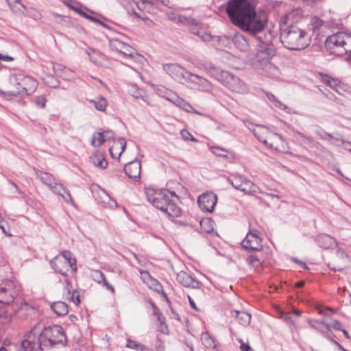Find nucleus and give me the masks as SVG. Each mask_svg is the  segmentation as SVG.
Instances as JSON below:
<instances>
[{"label": "nucleus", "instance_id": "1", "mask_svg": "<svg viewBox=\"0 0 351 351\" xmlns=\"http://www.w3.org/2000/svg\"><path fill=\"white\" fill-rule=\"evenodd\" d=\"M256 0H230L226 12L232 24L252 36L261 32L267 23L265 13L255 11Z\"/></svg>", "mask_w": 351, "mask_h": 351}, {"label": "nucleus", "instance_id": "2", "mask_svg": "<svg viewBox=\"0 0 351 351\" xmlns=\"http://www.w3.org/2000/svg\"><path fill=\"white\" fill-rule=\"evenodd\" d=\"M66 337L60 326L45 328L41 332L36 328L31 330L21 342L22 349L19 351H45L49 348L63 343Z\"/></svg>", "mask_w": 351, "mask_h": 351}, {"label": "nucleus", "instance_id": "3", "mask_svg": "<svg viewBox=\"0 0 351 351\" xmlns=\"http://www.w3.org/2000/svg\"><path fill=\"white\" fill-rule=\"evenodd\" d=\"M202 67L208 75L216 79L230 91L239 95L249 93L250 88L247 84L239 76L212 64H205Z\"/></svg>", "mask_w": 351, "mask_h": 351}, {"label": "nucleus", "instance_id": "4", "mask_svg": "<svg viewBox=\"0 0 351 351\" xmlns=\"http://www.w3.org/2000/svg\"><path fill=\"white\" fill-rule=\"evenodd\" d=\"M147 200L156 208L165 213L170 219H173L181 215V209L169 199V191L146 189Z\"/></svg>", "mask_w": 351, "mask_h": 351}, {"label": "nucleus", "instance_id": "5", "mask_svg": "<svg viewBox=\"0 0 351 351\" xmlns=\"http://www.w3.org/2000/svg\"><path fill=\"white\" fill-rule=\"evenodd\" d=\"M283 45L291 50H301L308 47L311 37L307 32L298 25H290L281 33Z\"/></svg>", "mask_w": 351, "mask_h": 351}, {"label": "nucleus", "instance_id": "6", "mask_svg": "<svg viewBox=\"0 0 351 351\" xmlns=\"http://www.w3.org/2000/svg\"><path fill=\"white\" fill-rule=\"evenodd\" d=\"M327 51L336 56H343L351 50V35L339 32L329 36L325 42Z\"/></svg>", "mask_w": 351, "mask_h": 351}, {"label": "nucleus", "instance_id": "7", "mask_svg": "<svg viewBox=\"0 0 351 351\" xmlns=\"http://www.w3.org/2000/svg\"><path fill=\"white\" fill-rule=\"evenodd\" d=\"M259 43L257 45V51L255 57V64L257 69L263 67L270 62L271 58L275 55L276 51L270 40L263 41L258 37Z\"/></svg>", "mask_w": 351, "mask_h": 351}, {"label": "nucleus", "instance_id": "8", "mask_svg": "<svg viewBox=\"0 0 351 351\" xmlns=\"http://www.w3.org/2000/svg\"><path fill=\"white\" fill-rule=\"evenodd\" d=\"M228 181L234 189L246 194H253L259 191L258 186L238 173L231 174L228 177Z\"/></svg>", "mask_w": 351, "mask_h": 351}, {"label": "nucleus", "instance_id": "9", "mask_svg": "<svg viewBox=\"0 0 351 351\" xmlns=\"http://www.w3.org/2000/svg\"><path fill=\"white\" fill-rule=\"evenodd\" d=\"M20 292V287L16 283L9 281L0 287V302L10 304L18 296Z\"/></svg>", "mask_w": 351, "mask_h": 351}, {"label": "nucleus", "instance_id": "10", "mask_svg": "<svg viewBox=\"0 0 351 351\" xmlns=\"http://www.w3.org/2000/svg\"><path fill=\"white\" fill-rule=\"evenodd\" d=\"M186 74L189 75L186 82L191 84L193 88L206 93L213 90V85L207 79L191 72H186Z\"/></svg>", "mask_w": 351, "mask_h": 351}, {"label": "nucleus", "instance_id": "11", "mask_svg": "<svg viewBox=\"0 0 351 351\" xmlns=\"http://www.w3.org/2000/svg\"><path fill=\"white\" fill-rule=\"evenodd\" d=\"M262 239L256 231H250L241 242V246L251 251H261L263 249Z\"/></svg>", "mask_w": 351, "mask_h": 351}, {"label": "nucleus", "instance_id": "12", "mask_svg": "<svg viewBox=\"0 0 351 351\" xmlns=\"http://www.w3.org/2000/svg\"><path fill=\"white\" fill-rule=\"evenodd\" d=\"M110 47L113 50L122 53L125 57L132 58H141L134 49L118 39L112 40L110 41Z\"/></svg>", "mask_w": 351, "mask_h": 351}, {"label": "nucleus", "instance_id": "13", "mask_svg": "<svg viewBox=\"0 0 351 351\" xmlns=\"http://www.w3.org/2000/svg\"><path fill=\"white\" fill-rule=\"evenodd\" d=\"M162 69L169 75H171L173 78L178 81L184 80L185 82H186L187 77H189V75L186 74V72L188 71H186L184 68L182 67L178 64H163Z\"/></svg>", "mask_w": 351, "mask_h": 351}, {"label": "nucleus", "instance_id": "14", "mask_svg": "<svg viewBox=\"0 0 351 351\" xmlns=\"http://www.w3.org/2000/svg\"><path fill=\"white\" fill-rule=\"evenodd\" d=\"M217 197L213 193H206L198 197L199 208L206 212H212L217 204Z\"/></svg>", "mask_w": 351, "mask_h": 351}, {"label": "nucleus", "instance_id": "15", "mask_svg": "<svg viewBox=\"0 0 351 351\" xmlns=\"http://www.w3.org/2000/svg\"><path fill=\"white\" fill-rule=\"evenodd\" d=\"M19 73L18 74H12L10 75L8 79V90L5 92L0 91V94L4 97L5 98L10 99L12 97H16L17 95H22V91H21L20 88L21 87V82H19L18 80L16 81L14 83L13 82V80L14 78H18Z\"/></svg>", "mask_w": 351, "mask_h": 351}, {"label": "nucleus", "instance_id": "16", "mask_svg": "<svg viewBox=\"0 0 351 351\" xmlns=\"http://www.w3.org/2000/svg\"><path fill=\"white\" fill-rule=\"evenodd\" d=\"M17 80L21 82V88L20 90L22 91V95H29L36 88V82L29 76L19 73L18 78L13 80L14 83Z\"/></svg>", "mask_w": 351, "mask_h": 351}, {"label": "nucleus", "instance_id": "17", "mask_svg": "<svg viewBox=\"0 0 351 351\" xmlns=\"http://www.w3.org/2000/svg\"><path fill=\"white\" fill-rule=\"evenodd\" d=\"M38 177L40 181L47 185L53 193H59V189H62L63 186L58 183L53 175L47 172H40Z\"/></svg>", "mask_w": 351, "mask_h": 351}, {"label": "nucleus", "instance_id": "18", "mask_svg": "<svg viewBox=\"0 0 351 351\" xmlns=\"http://www.w3.org/2000/svg\"><path fill=\"white\" fill-rule=\"evenodd\" d=\"M176 279L179 283L186 287L198 289L201 286V283L199 281L196 280L191 275L183 271L177 274Z\"/></svg>", "mask_w": 351, "mask_h": 351}, {"label": "nucleus", "instance_id": "19", "mask_svg": "<svg viewBox=\"0 0 351 351\" xmlns=\"http://www.w3.org/2000/svg\"><path fill=\"white\" fill-rule=\"evenodd\" d=\"M321 80L340 95L346 91V86L341 84L339 80L332 78L326 74L321 75Z\"/></svg>", "mask_w": 351, "mask_h": 351}, {"label": "nucleus", "instance_id": "20", "mask_svg": "<svg viewBox=\"0 0 351 351\" xmlns=\"http://www.w3.org/2000/svg\"><path fill=\"white\" fill-rule=\"evenodd\" d=\"M141 169V162L136 160L128 162L124 167L126 175L134 180L140 178Z\"/></svg>", "mask_w": 351, "mask_h": 351}, {"label": "nucleus", "instance_id": "21", "mask_svg": "<svg viewBox=\"0 0 351 351\" xmlns=\"http://www.w3.org/2000/svg\"><path fill=\"white\" fill-rule=\"evenodd\" d=\"M301 17L302 13L300 10H292L281 17L280 24V25H287L288 27L290 25H295L293 23L298 22Z\"/></svg>", "mask_w": 351, "mask_h": 351}, {"label": "nucleus", "instance_id": "22", "mask_svg": "<svg viewBox=\"0 0 351 351\" xmlns=\"http://www.w3.org/2000/svg\"><path fill=\"white\" fill-rule=\"evenodd\" d=\"M264 144L271 149L281 152L284 149L285 142L281 136L271 132L267 138V141Z\"/></svg>", "mask_w": 351, "mask_h": 351}, {"label": "nucleus", "instance_id": "23", "mask_svg": "<svg viewBox=\"0 0 351 351\" xmlns=\"http://www.w3.org/2000/svg\"><path fill=\"white\" fill-rule=\"evenodd\" d=\"M52 268L62 275H66L70 268L69 262L63 258L56 256L51 261Z\"/></svg>", "mask_w": 351, "mask_h": 351}, {"label": "nucleus", "instance_id": "24", "mask_svg": "<svg viewBox=\"0 0 351 351\" xmlns=\"http://www.w3.org/2000/svg\"><path fill=\"white\" fill-rule=\"evenodd\" d=\"M92 279L99 285L105 287L110 290L112 293H114V287L108 282L104 274L99 270H93L91 272Z\"/></svg>", "mask_w": 351, "mask_h": 351}, {"label": "nucleus", "instance_id": "25", "mask_svg": "<svg viewBox=\"0 0 351 351\" xmlns=\"http://www.w3.org/2000/svg\"><path fill=\"white\" fill-rule=\"evenodd\" d=\"M126 147V141L123 138H119L116 144L109 149L110 153L113 158H119Z\"/></svg>", "mask_w": 351, "mask_h": 351}, {"label": "nucleus", "instance_id": "26", "mask_svg": "<svg viewBox=\"0 0 351 351\" xmlns=\"http://www.w3.org/2000/svg\"><path fill=\"white\" fill-rule=\"evenodd\" d=\"M317 242L321 247L325 249L330 248L337 244L335 239L326 234L317 236Z\"/></svg>", "mask_w": 351, "mask_h": 351}, {"label": "nucleus", "instance_id": "27", "mask_svg": "<svg viewBox=\"0 0 351 351\" xmlns=\"http://www.w3.org/2000/svg\"><path fill=\"white\" fill-rule=\"evenodd\" d=\"M234 45L242 51H247L250 48V44L247 38L241 34H237L232 38Z\"/></svg>", "mask_w": 351, "mask_h": 351}, {"label": "nucleus", "instance_id": "28", "mask_svg": "<svg viewBox=\"0 0 351 351\" xmlns=\"http://www.w3.org/2000/svg\"><path fill=\"white\" fill-rule=\"evenodd\" d=\"M89 160L93 165L101 169H106L108 166V162L106 160L103 154L99 152L93 153Z\"/></svg>", "mask_w": 351, "mask_h": 351}, {"label": "nucleus", "instance_id": "29", "mask_svg": "<svg viewBox=\"0 0 351 351\" xmlns=\"http://www.w3.org/2000/svg\"><path fill=\"white\" fill-rule=\"evenodd\" d=\"M326 318L327 315H324V316L322 317V320L308 319V323L313 328L317 330L326 336Z\"/></svg>", "mask_w": 351, "mask_h": 351}, {"label": "nucleus", "instance_id": "30", "mask_svg": "<svg viewBox=\"0 0 351 351\" xmlns=\"http://www.w3.org/2000/svg\"><path fill=\"white\" fill-rule=\"evenodd\" d=\"M52 69L56 74L65 80H70L73 77V73L69 69H67L59 64H53Z\"/></svg>", "mask_w": 351, "mask_h": 351}, {"label": "nucleus", "instance_id": "31", "mask_svg": "<svg viewBox=\"0 0 351 351\" xmlns=\"http://www.w3.org/2000/svg\"><path fill=\"white\" fill-rule=\"evenodd\" d=\"M88 55L90 58V60L94 64L101 66H107V60L106 57L102 53L94 50H91L90 52H88Z\"/></svg>", "mask_w": 351, "mask_h": 351}, {"label": "nucleus", "instance_id": "32", "mask_svg": "<svg viewBox=\"0 0 351 351\" xmlns=\"http://www.w3.org/2000/svg\"><path fill=\"white\" fill-rule=\"evenodd\" d=\"M253 132L257 139L263 143L267 141V138L271 132L268 128L263 126H256Z\"/></svg>", "mask_w": 351, "mask_h": 351}, {"label": "nucleus", "instance_id": "33", "mask_svg": "<svg viewBox=\"0 0 351 351\" xmlns=\"http://www.w3.org/2000/svg\"><path fill=\"white\" fill-rule=\"evenodd\" d=\"M172 103L176 106L181 108L186 112H193L195 114H201L199 112L195 110L188 102L185 101L183 99L180 97L174 96V98H172Z\"/></svg>", "mask_w": 351, "mask_h": 351}, {"label": "nucleus", "instance_id": "34", "mask_svg": "<svg viewBox=\"0 0 351 351\" xmlns=\"http://www.w3.org/2000/svg\"><path fill=\"white\" fill-rule=\"evenodd\" d=\"M51 309L58 316L66 315L68 312V306L63 302H55L51 304Z\"/></svg>", "mask_w": 351, "mask_h": 351}, {"label": "nucleus", "instance_id": "35", "mask_svg": "<svg viewBox=\"0 0 351 351\" xmlns=\"http://www.w3.org/2000/svg\"><path fill=\"white\" fill-rule=\"evenodd\" d=\"M11 10L16 14H22L25 10V6L21 0H5Z\"/></svg>", "mask_w": 351, "mask_h": 351}, {"label": "nucleus", "instance_id": "36", "mask_svg": "<svg viewBox=\"0 0 351 351\" xmlns=\"http://www.w3.org/2000/svg\"><path fill=\"white\" fill-rule=\"evenodd\" d=\"M259 69H262L264 73L270 77H275L279 74L278 68L271 63V62L266 64L263 67H260Z\"/></svg>", "mask_w": 351, "mask_h": 351}, {"label": "nucleus", "instance_id": "37", "mask_svg": "<svg viewBox=\"0 0 351 351\" xmlns=\"http://www.w3.org/2000/svg\"><path fill=\"white\" fill-rule=\"evenodd\" d=\"M89 101L95 106L96 110L101 112L105 111L108 105L107 100L102 96L90 99Z\"/></svg>", "mask_w": 351, "mask_h": 351}, {"label": "nucleus", "instance_id": "38", "mask_svg": "<svg viewBox=\"0 0 351 351\" xmlns=\"http://www.w3.org/2000/svg\"><path fill=\"white\" fill-rule=\"evenodd\" d=\"M57 256L58 258H64L67 261V263L69 262L70 268L73 271H77V267L76 264V259L72 257V254L71 252L64 250L61 253L60 255Z\"/></svg>", "mask_w": 351, "mask_h": 351}, {"label": "nucleus", "instance_id": "39", "mask_svg": "<svg viewBox=\"0 0 351 351\" xmlns=\"http://www.w3.org/2000/svg\"><path fill=\"white\" fill-rule=\"evenodd\" d=\"M128 92L135 99H141L145 101V91L139 88L136 84L130 85Z\"/></svg>", "mask_w": 351, "mask_h": 351}, {"label": "nucleus", "instance_id": "40", "mask_svg": "<svg viewBox=\"0 0 351 351\" xmlns=\"http://www.w3.org/2000/svg\"><path fill=\"white\" fill-rule=\"evenodd\" d=\"M201 341L205 347L208 348H215L217 345L214 337L208 332H203L201 335Z\"/></svg>", "mask_w": 351, "mask_h": 351}, {"label": "nucleus", "instance_id": "41", "mask_svg": "<svg viewBox=\"0 0 351 351\" xmlns=\"http://www.w3.org/2000/svg\"><path fill=\"white\" fill-rule=\"evenodd\" d=\"M234 313L239 320L240 324L243 326H247L251 320L250 314L245 312V311H235Z\"/></svg>", "mask_w": 351, "mask_h": 351}, {"label": "nucleus", "instance_id": "42", "mask_svg": "<svg viewBox=\"0 0 351 351\" xmlns=\"http://www.w3.org/2000/svg\"><path fill=\"white\" fill-rule=\"evenodd\" d=\"M332 329L340 330H341V324L336 319H332L330 316L327 315L326 318V333Z\"/></svg>", "mask_w": 351, "mask_h": 351}, {"label": "nucleus", "instance_id": "43", "mask_svg": "<svg viewBox=\"0 0 351 351\" xmlns=\"http://www.w3.org/2000/svg\"><path fill=\"white\" fill-rule=\"evenodd\" d=\"M105 141H106V138L104 137V133L97 132L93 134L91 145L95 147H99Z\"/></svg>", "mask_w": 351, "mask_h": 351}, {"label": "nucleus", "instance_id": "44", "mask_svg": "<svg viewBox=\"0 0 351 351\" xmlns=\"http://www.w3.org/2000/svg\"><path fill=\"white\" fill-rule=\"evenodd\" d=\"M54 193L60 196L67 204H74L71 193L65 187L63 186L62 189H59V193Z\"/></svg>", "mask_w": 351, "mask_h": 351}, {"label": "nucleus", "instance_id": "45", "mask_svg": "<svg viewBox=\"0 0 351 351\" xmlns=\"http://www.w3.org/2000/svg\"><path fill=\"white\" fill-rule=\"evenodd\" d=\"M42 78L44 83L49 87L55 88L58 86V80L52 75L45 74Z\"/></svg>", "mask_w": 351, "mask_h": 351}, {"label": "nucleus", "instance_id": "46", "mask_svg": "<svg viewBox=\"0 0 351 351\" xmlns=\"http://www.w3.org/2000/svg\"><path fill=\"white\" fill-rule=\"evenodd\" d=\"M104 206L110 208H116L117 206V202L111 199V197L105 192H103V199L101 201Z\"/></svg>", "mask_w": 351, "mask_h": 351}, {"label": "nucleus", "instance_id": "47", "mask_svg": "<svg viewBox=\"0 0 351 351\" xmlns=\"http://www.w3.org/2000/svg\"><path fill=\"white\" fill-rule=\"evenodd\" d=\"M200 226L206 232H210L213 230V221L209 218L203 219L200 221Z\"/></svg>", "mask_w": 351, "mask_h": 351}, {"label": "nucleus", "instance_id": "48", "mask_svg": "<svg viewBox=\"0 0 351 351\" xmlns=\"http://www.w3.org/2000/svg\"><path fill=\"white\" fill-rule=\"evenodd\" d=\"M247 261L248 263L250 265H251L254 267V269L256 270H258L261 266V263L259 261V259H258L256 256H254L253 255L250 256L247 258Z\"/></svg>", "mask_w": 351, "mask_h": 351}, {"label": "nucleus", "instance_id": "49", "mask_svg": "<svg viewBox=\"0 0 351 351\" xmlns=\"http://www.w3.org/2000/svg\"><path fill=\"white\" fill-rule=\"evenodd\" d=\"M67 290H68L67 298L71 301H72L75 305H77L80 302L79 293L77 291H73L72 293H71V291H69V289H67Z\"/></svg>", "mask_w": 351, "mask_h": 351}, {"label": "nucleus", "instance_id": "50", "mask_svg": "<svg viewBox=\"0 0 351 351\" xmlns=\"http://www.w3.org/2000/svg\"><path fill=\"white\" fill-rule=\"evenodd\" d=\"M155 91L159 96L162 97L167 96V95H173V92L167 89L165 87L162 86H157L155 88Z\"/></svg>", "mask_w": 351, "mask_h": 351}, {"label": "nucleus", "instance_id": "51", "mask_svg": "<svg viewBox=\"0 0 351 351\" xmlns=\"http://www.w3.org/2000/svg\"><path fill=\"white\" fill-rule=\"evenodd\" d=\"M73 10H75L79 14H80L81 16H83L84 17H85L86 19H89L91 21H93V22H95V23H99V24H102V23L101 21H99L98 19H97L96 18L86 14L84 12H83L80 9L73 8Z\"/></svg>", "mask_w": 351, "mask_h": 351}, {"label": "nucleus", "instance_id": "52", "mask_svg": "<svg viewBox=\"0 0 351 351\" xmlns=\"http://www.w3.org/2000/svg\"><path fill=\"white\" fill-rule=\"evenodd\" d=\"M194 34L197 35L204 42H209L213 39V36L210 34L204 32H197Z\"/></svg>", "mask_w": 351, "mask_h": 351}, {"label": "nucleus", "instance_id": "53", "mask_svg": "<svg viewBox=\"0 0 351 351\" xmlns=\"http://www.w3.org/2000/svg\"><path fill=\"white\" fill-rule=\"evenodd\" d=\"M34 102L38 107L43 108L45 106L46 99L43 95H40L35 97Z\"/></svg>", "mask_w": 351, "mask_h": 351}, {"label": "nucleus", "instance_id": "54", "mask_svg": "<svg viewBox=\"0 0 351 351\" xmlns=\"http://www.w3.org/2000/svg\"><path fill=\"white\" fill-rule=\"evenodd\" d=\"M211 150H212V152L217 156L227 158V156L223 154L224 152H227V151L219 147H213L211 148Z\"/></svg>", "mask_w": 351, "mask_h": 351}, {"label": "nucleus", "instance_id": "55", "mask_svg": "<svg viewBox=\"0 0 351 351\" xmlns=\"http://www.w3.org/2000/svg\"><path fill=\"white\" fill-rule=\"evenodd\" d=\"M139 345L140 343H138V341L130 339H128L126 341L125 347L130 349L136 350L138 349Z\"/></svg>", "mask_w": 351, "mask_h": 351}, {"label": "nucleus", "instance_id": "56", "mask_svg": "<svg viewBox=\"0 0 351 351\" xmlns=\"http://www.w3.org/2000/svg\"><path fill=\"white\" fill-rule=\"evenodd\" d=\"M274 106L278 108V109L283 110L287 112H290V109L288 106H287L285 104H282L280 101L278 99L277 101H275V103L274 104Z\"/></svg>", "mask_w": 351, "mask_h": 351}, {"label": "nucleus", "instance_id": "57", "mask_svg": "<svg viewBox=\"0 0 351 351\" xmlns=\"http://www.w3.org/2000/svg\"><path fill=\"white\" fill-rule=\"evenodd\" d=\"M337 254L344 263H346L349 259V256L341 249L337 250Z\"/></svg>", "mask_w": 351, "mask_h": 351}, {"label": "nucleus", "instance_id": "58", "mask_svg": "<svg viewBox=\"0 0 351 351\" xmlns=\"http://www.w3.org/2000/svg\"><path fill=\"white\" fill-rule=\"evenodd\" d=\"M238 341L240 343L239 348L241 351H249L251 349L249 343H245L241 339H239Z\"/></svg>", "mask_w": 351, "mask_h": 351}, {"label": "nucleus", "instance_id": "59", "mask_svg": "<svg viewBox=\"0 0 351 351\" xmlns=\"http://www.w3.org/2000/svg\"><path fill=\"white\" fill-rule=\"evenodd\" d=\"M181 134L182 135V136L185 138V139H191V141H196L197 140L190 134L188 132V131L186 130H182L181 131Z\"/></svg>", "mask_w": 351, "mask_h": 351}, {"label": "nucleus", "instance_id": "60", "mask_svg": "<svg viewBox=\"0 0 351 351\" xmlns=\"http://www.w3.org/2000/svg\"><path fill=\"white\" fill-rule=\"evenodd\" d=\"M315 308L319 314L322 315V317H324V315H327V313L324 311V310L322 308V306L320 304H315Z\"/></svg>", "mask_w": 351, "mask_h": 351}, {"label": "nucleus", "instance_id": "61", "mask_svg": "<svg viewBox=\"0 0 351 351\" xmlns=\"http://www.w3.org/2000/svg\"><path fill=\"white\" fill-rule=\"evenodd\" d=\"M0 60L5 61V62H10L14 60V58L12 56H7V55H3L0 53Z\"/></svg>", "mask_w": 351, "mask_h": 351}, {"label": "nucleus", "instance_id": "62", "mask_svg": "<svg viewBox=\"0 0 351 351\" xmlns=\"http://www.w3.org/2000/svg\"><path fill=\"white\" fill-rule=\"evenodd\" d=\"M178 22L180 23H187L189 21V19L184 16H178L177 17Z\"/></svg>", "mask_w": 351, "mask_h": 351}, {"label": "nucleus", "instance_id": "63", "mask_svg": "<svg viewBox=\"0 0 351 351\" xmlns=\"http://www.w3.org/2000/svg\"><path fill=\"white\" fill-rule=\"evenodd\" d=\"M188 300H189V304H190L191 308H193L194 310L198 311L199 309L196 306V304H195L194 300L192 299L191 296L188 295Z\"/></svg>", "mask_w": 351, "mask_h": 351}, {"label": "nucleus", "instance_id": "64", "mask_svg": "<svg viewBox=\"0 0 351 351\" xmlns=\"http://www.w3.org/2000/svg\"><path fill=\"white\" fill-rule=\"evenodd\" d=\"M136 351H149V348L146 346H145L142 343H140V345L138 347V349H136Z\"/></svg>", "mask_w": 351, "mask_h": 351}]
</instances>
